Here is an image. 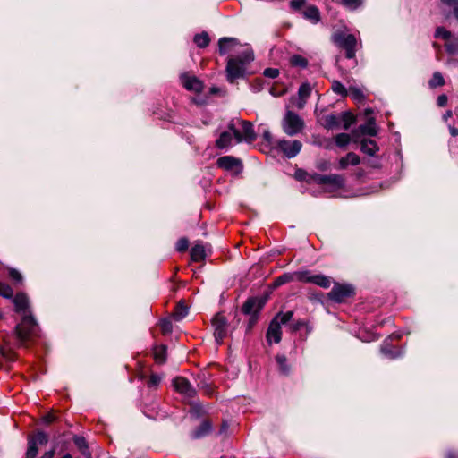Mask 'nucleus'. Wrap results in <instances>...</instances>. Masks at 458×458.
<instances>
[{"label":"nucleus","instance_id":"obj_1","mask_svg":"<svg viewBox=\"0 0 458 458\" xmlns=\"http://www.w3.org/2000/svg\"><path fill=\"white\" fill-rule=\"evenodd\" d=\"M16 313L21 316V320L15 327V335L20 346H27L40 335V328L33 317L28 296L23 293H17L13 298Z\"/></svg>","mask_w":458,"mask_h":458},{"label":"nucleus","instance_id":"obj_2","mask_svg":"<svg viewBox=\"0 0 458 458\" xmlns=\"http://www.w3.org/2000/svg\"><path fill=\"white\" fill-rule=\"evenodd\" d=\"M253 59V53L249 50L235 57L229 58L226 65L227 81L233 83L235 80L244 77L247 65Z\"/></svg>","mask_w":458,"mask_h":458},{"label":"nucleus","instance_id":"obj_3","mask_svg":"<svg viewBox=\"0 0 458 458\" xmlns=\"http://www.w3.org/2000/svg\"><path fill=\"white\" fill-rule=\"evenodd\" d=\"M332 40L339 48L344 50L346 58L352 59L355 57L358 42L353 34L342 31L335 32L332 36Z\"/></svg>","mask_w":458,"mask_h":458},{"label":"nucleus","instance_id":"obj_4","mask_svg":"<svg viewBox=\"0 0 458 458\" xmlns=\"http://www.w3.org/2000/svg\"><path fill=\"white\" fill-rule=\"evenodd\" d=\"M282 126L287 135L293 136L302 131L304 122L297 114L288 110L283 119Z\"/></svg>","mask_w":458,"mask_h":458},{"label":"nucleus","instance_id":"obj_5","mask_svg":"<svg viewBox=\"0 0 458 458\" xmlns=\"http://www.w3.org/2000/svg\"><path fill=\"white\" fill-rule=\"evenodd\" d=\"M239 123L242 127V131H240L232 123L228 125V129L233 132L236 141L253 142L256 140V133L252 123L243 120H241Z\"/></svg>","mask_w":458,"mask_h":458},{"label":"nucleus","instance_id":"obj_6","mask_svg":"<svg viewBox=\"0 0 458 458\" xmlns=\"http://www.w3.org/2000/svg\"><path fill=\"white\" fill-rule=\"evenodd\" d=\"M354 295L353 288L350 285L335 284L328 293V298L335 302H344Z\"/></svg>","mask_w":458,"mask_h":458},{"label":"nucleus","instance_id":"obj_7","mask_svg":"<svg viewBox=\"0 0 458 458\" xmlns=\"http://www.w3.org/2000/svg\"><path fill=\"white\" fill-rule=\"evenodd\" d=\"M47 441V435L42 431H38L33 436L30 437L28 440V450L26 453L27 458H35L38 454V446L45 445Z\"/></svg>","mask_w":458,"mask_h":458},{"label":"nucleus","instance_id":"obj_8","mask_svg":"<svg viewBox=\"0 0 458 458\" xmlns=\"http://www.w3.org/2000/svg\"><path fill=\"white\" fill-rule=\"evenodd\" d=\"M276 148H278L286 157L292 158L299 154L302 148V144L300 140H282L276 141Z\"/></svg>","mask_w":458,"mask_h":458},{"label":"nucleus","instance_id":"obj_9","mask_svg":"<svg viewBox=\"0 0 458 458\" xmlns=\"http://www.w3.org/2000/svg\"><path fill=\"white\" fill-rule=\"evenodd\" d=\"M180 81L184 89L194 93H200L204 89L202 81L189 72L182 73Z\"/></svg>","mask_w":458,"mask_h":458},{"label":"nucleus","instance_id":"obj_10","mask_svg":"<svg viewBox=\"0 0 458 458\" xmlns=\"http://www.w3.org/2000/svg\"><path fill=\"white\" fill-rule=\"evenodd\" d=\"M212 327H214V336L217 342H222L227 333V321L225 317L217 313L212 319Z\"/></svg>","mask_w":458,"mask_h":458},{"label":"nucleus","instance_id":"obj_11","mask_svg":"<svg viewBox=\"0 0 458 458\" xmlns=\"http://www.w3.org/2000/svg\"><path fill=\"white\" fill-rule=\"evenodd\" d=\"M216 165L219 168L226 171L240 172L242 168L240 159L232 156H224L217 159Z\"/></svg>","mask_w":458,"mask_h":458},{"label":"nucleus","instance_id":"obj_12","mask_svg":"<svg viewBox=\"0 0 458 458\" xmlns=\"http://www.w3.org/2000/svg\"><path fill=\"white\" fill-rule=\"evenodd\" d=\"M321 186L328 188L330 191L342 189L344 186V178L340 174H325Z\"/></svg>","mask_w":458,"mask_h":458},{"label":"nucleus","instance_id":"obj_13","mask_svg":"<svg viewBox=\"0 0 458 458\" xmlns=\"http://www.w3.org/2000/svg\"><path fill=\"white\" fill-rule=\"evenodd\" d=\"M282 339L281 325L278 321V318H274L270 322L267 331V341L269 344H278Z\"/></svg>","mask_w":458,"mask_h":458},{"label":"nucleus","instance_id":"obj_14","mask_svg":"<svg viewBox=\"0 0 458 458\" xmlns=\"http://www.w3.org/2000/svg\"><path fill=\"white\" fill-rule=\"evenodd\" d=\"M173 386L177 392L187 397H192L195 394V390L191 387L190 382L182 377H175Z\"/></svg>","mask_w":458,"mask_h":458},{"label":"nucleus","instance_id":"obj_15","mask_svg":"<svg viewBox=\"0 0 458 458\" xmlns=\"http://www.w3.org/2000/svg\"><path fill=\"white\" fill-rule=\"evenodd\" d=\"M312 91V88L308 82L302 83L299 89H298V101L296 104V106L298 109H302L306 103L308 98H310Z\"/></svg>","mask_w":458,"mask_h":458},{"label":"nucleus","instance_id":"obj_16","mask_svg":"<svg viewBox=\"0 0 458 458\" xmlns=\"http://www.w3.org/2000/svg\"><path fill=\"white\" fill-rule=\"evenodd\" d=\"M302 16L310 21L313 24H317L320 21V11L316 5H308L302 11Z\"/></svg>","mask_w":458,"mask_h":458},{"label":"nucleus","instance_id":"obj_17","mask_svg":"<svg viewBox=\"0 0 458 458\" xmlns=\"http://www.w3.org/2000/svg\"><path fill=\"white\" fill-rule=\"evenodd\" d=\"M238 45L237 39L233 38H222L218 41L219 54L225 55L232 51Z\"/></svg>","mask_w":458,"mask_h":458},{"label":"nucleus","instance_id":"obj_18","mask_svg":"<svg viewBox=\"0 0 458 458\" xmlns=\"http://www.w3.org/2000/svg\"><path fill=\"white\" fill-rule=\"evenodd\" d=\"M360 157L353 153L349 152L345 157H343L339 160V169H346L349 165H357L360 164Z\"/></svg>","mask_w":458,"mask_h":458},{"label":"nucleus","instance_id":"obj_19","mask_svg":"<svg viewBox=\"0 0 458 458\" xmlns=\"http://www.w3.org/2000/svg\"><path fill=\"white\" fill-rule=\"evenodd\" d=\"M212 429L211 421L205 420L195 430L192 431L191 437L193 438H200L210 433Z\"/></svg>","mask_w":458,"mask_h":458},{"label":"nucleus","instance_id":"obj_20","mask_svg":"<svg viewBox=\"0 0 458 458\" xmlns=\"http://www.w3.org/2000/svg\"><path fill=\"white\" fill-rule=\"evenodd\" d=\"M275 360L278 366V370L280 374L284 376H288L291 371V366L288 364L286 356L284 354H276Z\"/></svg>","mask_w":458,"mask_h":458},{"label":"nucleus","instance_id":"obj_21","mask_svg":"<svg viewBox=\"0 0 458 458\" xmlns=\"http://www.w3.org/2000/svg\"><path fill=\"white\" fill-rule=\"evenodd\" d=\"M360 149L369 156H374L378 151V147L375 140L364 139L361 140Z\"/></svg>","mask_w":458,"mask_h":458},{"label":"nucleus","instance_id":"obj_22","mask_svg":"<svg viewBox=\"0 0 458 458\" xmlns=\"http://www.w3.org/2000/svg\"><path fill=\"white\" fill-rule=\"evenodd\" d=\"M206 251L201 244L194 245L191 250V258L193 262H199L205 259Z\"/></svg>","mask_w":458,"mask_h":458},{"label":"nucleus","instance_id":"obj_23","mask_svg":"<svg viewBox=\"0 0 458 458\" xmlns=\"http://www.w3.org/2000/svg\"><path fill=\"white\" fill-rule=\"evenodd\" d=\"M153 356L157 363L164 364L166 361V346L164 344L154 346Z\"/></svg>","mask_w":458,"mask_h":458},{"label":"nucleus","instance_id":"obj_24","mask_svg":"<svg viewBox=\"0 0 458 458\" xmlns=\"http://www.w3.org/2000/svg\"><path fill=\"white\" fill-rule=\"evenodd\" d=\"M322 125L326 129H334L340 125V118L335 114H327L322 117Z\"/></svg>","mask_w":458,"mask_h":458},{"label":"nucleus","instance_id":"obj_25","mask_svg":"<svg viewBox=\"0 0 458 458\" xmlns=\"http://www.w3.org/2000/svg\"><path fill=\"white\" fill-rule=\"evenodd\" d=\"M233 136L229 131H224L220 134L219 138L216 141V146L218 148H225L231 145Z\"/></svg>","mask_w":458,"mask_h":458},{"label":"nucleus","instance_id":"obj_26","mask_svg":"<svg viewBox=\"0 0 458 458\" xmlns=\"http://www.w3.org/2000/svg\"><path fill=\"white\" fill-rule=\"evenodd\" d=\"M311 284H314L322 288L327 289L331 285V280L328 276L318 274V275H314L312 276Z\"/></svg>","mask_w":458,"mask_h":458},{"label":"nucleus","instance_id":"obj_27","mask_svg":"<svg viewBox=\"0 0 458 458\" xmlns=\"http://www.w3.org/2000/svg\"><path fill=\"white\" fill-rule=\"evenodd\" d=\"M359 130L361 133L370 136H375L377 133L374 119H369L366 124L360 125Z\"/></svg>","mask_w":458,"mask_h":458},{"label":"nucleus","instance_id":"obj_28","mask_svg":"<svg viewBox=\"0 0 458 458\" xmlns=\"http://www.w3.org/2000/svg\"><path fill=\"white\" fill-rule=\"evenodd\" d=\"M337 3L350 11H355L363 5L364 0H337Z\"/></svg>","mask_w":458,"mask_h":458},{"label":"nucleus","instance_id":"obj_29","mask_svg":"<svg viewBox=\"0 0 458 458\" xmlns=\"http://www.w3.org/2000/svg\"><path fill=\"white\" fill-rule=\"evenodd\" d=\"M294 281L293 273H284L282 276L276 277L273 282L274 287H278L283 284L291 283Z\"/></svg>","mask_w":458,"mask_h":458},{"label":"nucleus","instance_id":"obj_30","mask_svg":"<svg viewBox=\"0 0 458 458\" xmlns=\"http://www.w3.org/2000/svg\"><path fill=\"white\" fill-rule=\"evenodd\" d=\"M193 41L197 45V47L204 48L208 46L210 38L207 32H201L199 34L195 35Z\"/></svg>","mask_w":458,"mask_h":458},{"label":"nucleus","instance_id":"obj_31","mask_svg":"<svg viewBox=\"0 0 458 458\" xmlns=\"http://www.w3.org/2000/svg\"><path fill=\"white\" fill-rule=\"evenodd\" d=\"M188 313V308L182 302H179L173 312V317L175 320L182 319Z\"/></svg>","mask_w":458,"mask_h":458},{"label":"nucleus","instance_id":"obj_32","mask_svg":"<svg viewBox=\"0 0 458 458\" xmlns=\"http://www.w3.org/2000/svg\"><path fill=\"white\" fill-rule=\"evenodd\" d=\"M290 64L294 67L306 68L308 60L301 55H293L290 57Z\"/></svg>","mask_w":458,"mask_h":458},{"label":"nucleus","instance_id":"obj_33","mask_svg":"<svg viewBox=\"0 0 458 458\" xmlns=\"http://www.w3.org/2000/svg\"><path fill=\"white\" fill-rule=\"evenodd\" d=\"M312 275L310 271L304 270V271H296L293 272L294 281L302 282V283H310Z\"/></svg>","mask_w":458,"mask_h":458},{"label":"nucleus","instance_id":"obj_34","mask_svg":"<svg viewBox=\"0 0 458 458\" xmlns=\"http://www.w3.org/2000/svg\"><path fill=\"white\" fill-rule=\"evenodd\" d=\"M190 413L196 418H200L207 413V409L201 403H193L191 405Z\"/></svg>","mask_w":458,"mask_h":458},{"label":"nucleus","instance_id":"obj_35","mask_svg":"<svg viewBox=\"0 0 458 458\" xmlns=\"http://www.w3.org/2000/svg\"><path fill=\"white\" fill-rule=\"evenodd\" d=\"M341 121L343 122V128L348 130L355 123L356 118L351 112H344L342 114Z\"/></svg>","mask_w":458,"mask_h":458},{"label":"nucleus","instance_id":"obj_36","mask_svg":"<svg viewBox=\"0 0 458 458\" xmlns=\"http://www.w3.org/2000/svg\"><path fill=\"white\" fill-rule=\"evenodd\" d=\"M445 83V79L439 72H434L431 80L428 82L429 87L432 89L444 86Z\"/></svg>","mask_w":458,"mask_h":458},{"label":"nucleus","instance_id":"obj_37","mask_svg":"<svg viewBox=\"0 0 458 458\" xmlns=\"http://www.w3.org/2000/svg\"><path fill=\"white\" fill-rule=\"evenodd\" d=\"M73 442L82 454H84V455L89 454L88 445L83 437H79V436L74 437Z\"/></svg>","mask_w":458,"mask_h":458},{"label":"nucleus","instance_id":"obj_38","mask_svg":"<svg viewBox=\"0 0 458 458\" xmlns=\"http://www.w3.org/2000/svg\"><path fill=\"white\" fill-rule=\"evenodd\" d=\"M331 89L335 94L341 97H346L348 95V90L339 81H333Z\"/></svg>","mask_w":458,"mask_h":458},{"label":"nucleus","instance_id":"obj_39","mask_svg":"<svg viewBox=\"0 0 458 458\" xmlns=\"http://www.w3.org/2000/svg\"><path fill=\"white\" fill-rule=\"evenodd\" d=\"M256 305H257V301L255 299H249L242 305V310L244 314H251L253 312L256 313L257 312V310H255Z\"/></svg>","mask_w":458,"mask_h":458},{"label":"nucleus","instance_id":"obj_40","mask_svg":"<svg viewBox=\"0 0 458 458\" xmlns=\"http://www.w3.org/2000/svg\"><path fill=\"white\" fill-rule=\"evenodd\" d=\"M335 141L338 147L344 148L350 143L351 137L347 133H339L335 137Z\"/></svg>","mask_w":458,"mask_h":458},{"label":"nucleus","instance_id":"obj_41","mask_svg":"<svg viewBox=\"0 0 458 458\" xmlns=\"http://www.w3.org/2000/svg\"><path fill=\"white\" fill-rule=\"evenodd\" d=\"M159 327L163 335H168L173 331V325L170 319L163 318L159 321Z\"/></svg>","mask_w":458,"mask_h":458},{"label":"nucleus","instance_id":"obj_42","mask_svg":"<svg viewBox=\"0 0 458 458\" xmlns=\"http://www.w3.org/2000/svg\"><path fill=\"white\" fill-rule=\"evenodd\" d=\"M13 294L12 287L6 283L0 282V295L4 298H12Z\"/></svg>","mask_w":458,"mask_h":458},{"label":"nucleus","instance_id":"obj_43","mask_svg":"<svg viewBox=\"0 0 458 458\" xmlns=\"http://www.w3.org/2000/svg\"><path fill=\"white\" fill-rule=\"evenodd\" d=\"M452 34L444 27H437L435 31V37L445 40H449Z\"/></svg>","mask_w":458,"mask_h":458},{"label":"nucleus","instance_id":"obj_44","mask_svg":"<svg viewBox=\"0 0 458 458\" xmlns=\"http://www.w3.org/2000/svg\"><path fill=\"white\" fill-rule=\"evenodd\" d=\"M9 277L16 284H22L23 277L21 274L15 268L8 269Z\"/></svg>","mask_w":458,"mask_h":458},{"label":"nucleus","instance_id":"obj_45","mask_svg":"<svg viewBox=\"0 0 458 458\" xmlns=\"http://www.w3.org/2000/svg\"><path fill=\"white\" fill-rule=\"evenodd\" d=\"M307 175H308V178H305V181L307 182H309V183L315 182L318 185H321V182L323 181L325 174H319L314 173V174H309Z\"/></svg>","mask_w":458,"mask_h":458},{"label":"nucleus","instance_id":"obj_46","mask_svg":"<svg viewBox=\"0 0 458 458\" xmlns=\"http://www.w3.org/2000/svg\"><path fill=\"white\" fill-rule=\"evenodd\" d=\"M293 316V311H287L285 313H279L275 318H278V321L280 322V325H284L288 323Z\"/></svg>","mask_w":458,"mask_h":458},{"label":"nucleus","instance_id":"obj_47","mask_svg":"<svg viewBox=\"0 0 458 458\" xmlns=\"http://www.w3.org/2000/svg\"><path fill=\"white\" fill-rule=\"evenodd\" d=\"M348 93L352 98L356 100H361L364 98L362 91L357 88H350Z\"/></svg>","mask_w":458,"mask_h":458},{"label":"nucleus","instance_id":"obj_48","mask_svg":"<svg viewBox=\"0 0 458 458\" xmlns=\"http://www.w3.org/2000/svg\"><path fill=\"white\" fill-rule=\"evenodd\" d=\"M0 352L4 358H5L7 360H15L16 359V353L13 352L12 350H7L5 348H1Z\"/></svg>","mask_w":458,"mask_h":458},{"label":"nucleus","instance_id":"obj_49","mask_svg":"<svg viewBox=\"0 0 458 458\" xmlns=\"http://www.w3.org/2000/svg\"><path fill=\"white\" fill-rule=\"evenodd\" d=\"M307 0H291L290 7L293 11H300L306 4Z\"/></svg>","mask_w":458,"mask_h":458},{"label":"nucleus","instance_id":"obj_50","mask_svg":"<svg viewBox=\"0 0 458 458\" xmlns=\"http://www.w3.org/2000/svg\"><path fill=\"white\" fill-rule=\"evenodd\" d=\"M445 49L447 53L451 55H454L458 53V42L456 41H449L445 44Z\"/></svg>","mask_w":458,"mask_h":458},{"label":"nucleus","instance_id":"obj_51","mask_svg":"<svg viewBox=\"0 0 458 458\" xmlns=\"http://www.w3.org/2000/svg\"><path fill=\"white\" fill-rule=\"evenodd\" d=\"M189 247V242L186 238H182L177 242L176 250L180 252L185 251Z\"/></svg>","mask_w":458,"mask_h":458},{"label":"nucleus","instance_id":"obj_52","mask_svg":"<svg viewBox=\"0 0 458 458\" xmlns=\"http://www.w3.org/2000/svg\"><path fill=\"white\" fill-rule=\"evenodd\" d=\"M263 74L267 78L275 79L279 75V70L276 68H267Z\"/></svg>","mask_w":458,"mask_h":458},{"label":"nucleus","instance_id":"obj_53","mask_svg":"<svg viewBox=\"0 0 458 458\" xmlns=\"http://www.w3.org/2000/svg\"><path fill=\"white\" fill-rule=\"evenodd\" d=\"M160 380H161V378H160V377H159V376H157V375H156V374H152V375L149 377V378H148V380L147 384H148V386L149 387L157 386L160 383Z\"/></svg>","mask_w":458,"mask_h":458},{"label":"nucleus","instance_id":"obj_54","mask_svg":"<svg viewBox=\"0 0 458 458\" xmlns=\"http://www.w3.org/2000/svg\"><path fill=\"white\" fill-rule=\"evenodd\" d=\"M317 168L320 171H327L330 169V163L327 160H321L317 164Z\"/></svg>","mask_w":458,"mask_h":458},{"label":"nucleus","instance_id":"obj_55","mask_svg":"<svg viewBox=\"0 0 458 458\" xmlns=\"http://www.w3.org/2000/svg\"><path fill=\"white\" fill-rule=\"evenodd\" d=\"M56 420V417L54 413H47L45 416H43L42 420L46 424H51Z\"/></svg>","mask_w":458,"mask_h":458},{"label":"nucleus","instance_id":"obj_56","mask_svg":"<svg viewBox=\"0 0 458 458\" xmlns=\"http://www.w3.org/2000/svg\"><path fill=\"white\" fill-rule=\"evenodd\" d=\"M447 100H448L447 96L445 94H442V95L438 96V98L437 99V103L439 106L443 107V106H446Z\"/></svg>","mask_w":458,"mask_h":458},{"label":"nucleus","instance_id":"obj_57","mask_svg":"<svg viewBox=\"0 0 458 458\" xmlns=\"http://www.w3.org/2000/svg\"><path fill=\"white\" fill-rule=\"evenodd\" d=\"M228 428H229V424L227 421L224 420L221 424V427H220V429H219V434L220 435H225L228 431Z\"/></svg>","mask_w":458,"mask_h":458},{"label":"nucleus","instance_id":"obj_58","mask_svg":"<svg viewBox=\"0 0 458 458\" xmlns=\"http://www.w3.org/2000/svg\"><path fill=\"white\" fill-rule=\"evenodd\" d=\"M441 3L450 8H453L458 4V0H440Z\"/></svg>","mask_w":458,"mask_h":458},{"label":"nucleus","instance_id":"obj_59","mask_svg":"<svg viewBox=\"0 0 458 458\" xmlns=\"http://www.w3.org/2000/svg\"><path fill=\"white\" fill-rule=\"evenodd\" d=\"M302 326H303V323H302V322H301V321H297V322H295V323L291 324V326H290V327H291V329H292L293 331H297V330H299Z\"/></svg>","mask_w":458,"mask_h":458},{"label":"nucleus","instance_id":"obj_60","mask_svg":"<svg viewBox=\"0 0 458 458\" xmlns=\"http://www.w3.org/2000/svg\"><path fill=\"white\" fill-rule=\"evenodd\" d=\"M307 174H309L304 171H298L296 173L297 178H299L300 180H304V181H305V178H308Z\"/></svg>","mask_w":458,"mask_h":458},{"label":"nucleus","instance_id":"obj_61","mask_svg":"<svg viewBox=\"0 0 458 458\" xmlns=\"http://www.w3.org/2000/svg\"><path fill=\"white\" fill-rule=\"evenodd\" d=\"M263 138L266 140L268 143H272V135L268 131H265L263 133Z\"/></svg>","mask_w":458,"mask_h":458},{"label":"nucleus","instance_id":"obj_62","mask_svg":"<svg viewBox=\"0 0 458 458\" xmlns=\"http://www.w3.org/2000/svg\"><path fill=\"white\" fill-rule=\"evenodd\" d=\"M55 455V449L46 452L41 458H53Z\"/></svg>","mask_w":458,"mask_h":458},{"label":"nucleus","instance_id":"obj_63","mask_svg":"<svg viewBox=\"0 0 458 458\" xmlns=\"http://www.w3.org/2000/svg\"><path fill=\"white\" fill-rule=\"evenodd\" d=\"M449 131H450V134H451L453 137H456V136H458V129H457V128L453 127V126H450V127H449Z\"/></svg>","mask_w":458,"mask_h":458},{"label":"nucleus","instance_id":"obj_64","mask_svg":"<svg viewBox=\"0 0 458 458\" xmlns=\"http://www.w3.org/2000/svg\"><path fill=\"white\" fill-rule=\"evenodd\" d=\"M453 13L455 19L458 21V4L453 7Z\"/></svg>","mask_w":458,"mask_h":458}]
</instances>
